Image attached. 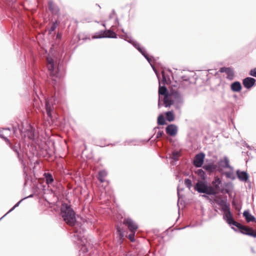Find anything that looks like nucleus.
Wrapping results in <instances>:
<instances>
[{
	"label": "nucleus",
	"mask_w": 256,
	"mask_h": 256,
	"mask_svg": "<svg viewBox=\"0 0 256 256\" xmlns=\"http://www.w3.org/2000/svg\"><path fill=\"white\" fill-rule=\"evenodd\" d=\"M198 172L200 174H202H202H204V171L202 170H198Z\"/></svg>",
	"instance_id": "obj_44"
},
{
	"label": "nucleus",
	"mask_w": 256,
	"mask_h": 256,
	"mask_svg": "<svg viewBox=\"0 0 256 256\" xmlns=\"http://www.w3.org/2000/svg\"><path fill=\"white\" fill-rule=\"evenodd\" d=\"M203 168L206 170L213 172L216 169V166L213 163H211L208 164H204Z\"/></svg>",
	"instance_id": "obj_20"
},
{
	"label": "nucleus",
	"mask_w": 256,
	"mask_h": 256,
	"mask_svg": "<svg viewBox=\"0 0 256 256\" xmlns=\"http://www.w3.org/2000/svg\"><path fill=\"white\" fill-rule=\"evenodd\" d=\"M180 153L178 151H175L172 152V155L171 158L174 160H178V158L180 156Z\"/></svg>",
	"instance_id": "obj_29"
},
{
	"label": "nucleus",
	"mask_w": 256,
	"mask_h": 256,
	"mask_svg": "<svg viewBox=\"0 0 256 256\" xmlns=\"http://www.w3.org/2000/svg\"><path fill=\"white\" fill-rule=\"evenodd\" d=\"M162 134H163V132H162L158 131V132L156 133V137H157V138L161 137V136H162Z\"/></svg>",
	"instance_id": "obj_38"
},
{
	"label": "nucleus",
	"mask_w": 256,
	"mask_h": 256,
	"mask_svg": "<svg viewBox=\"0 0 256 256\" xmlns=\"http://www.w3.org/2000/svg\"><path fill=\"white\" fill-rule=\"evenodd\" d=\"M184 184L188 188L189 190L190 189L192 186V180H190L189 178H186L184 180Z\"/></svg>",
	"instance_id": "obj_28"
},
{
	"label": "nucleus",
	"mask_w": 256,
	"mask_h": 256,
	"mask_svg": "<svg viewBox=\"0 0 256 256\" xmlns=\"http://www.w3.org/2000/svg\"><path fill=\"white\" fill-rule=\"evenodd\" d=\"M46 60L48 62V68L50 71V74L52 76H56V77H57L58 75L54 72V60L52 58L49 56L47 58Z\"/></svg>",
	"instance_id": "obj_8"
},
{
	"label": "nucleus",
	"mask_w": 256,
	"mask_h": 256,
	"mask_svg": "<svg viewBox=\"0 0 256 256\" xmlns=\"http://www.w3.org/2000/svg\"><path fill=\"white\" fill-rule=\"evenodd\" d=\"M144 58L148 61V62H149V64H150L151 66L152 67L153 70L154 71V72L157 74L156 69L154 67V61L156 60V59H154V57L150 58V56H148L146 54H145Z\"/></svg>",
	"instance_id": "obj_19"
},
{
	"label": "nucleus",
	"mask_w": 256,
	"mask_h": 256,
	"mask_svg": "<svg viewBox=\"0 0 256 256\" xmlns=\"http://www.w3.org/2000/svg\"><path fill=\"white\" fill-rule=\"evenodd\" d=\"M236 174L238 178L242 182H246L248 179V174L244 171H240L238 170L236 171Z\"/></svg>",
	"instance_id": "obj_12"
},
{
	"label": "nucleus",
	"mask_w": 256,
	"mask_h": 256,
	"mask_svg": "<svg viewBox=\"0 0 256 256\" xmlns=\"http://www.w3.org/2000/svg\"><path fill=\"white\" fill-rule=\"evenodd\" d=\"M0 137L4 138L6 142H8V144H10V140L8 138H5L2 132H0Z\"/></svg>",
	"instance_id": "obj_37"
},
{
	"label": "nucleus",
	"mask_w": 256,
	"mask_h": 256,
	"mask_svg": "<svg viewBox=\"0 0 256 256\" xmlns=\"http://www.w3.org/2000/svg\"><path fill=\"white\" fill-rule=\"evenodd\" d=\"M76 236L79 240H81V241H82V239L83 236H82L81 235H78V234L76 235Z\"/></svg>",
	"instance_id": "obj_42"
},
{
	"label": "nucleus",
	"mask_w": 256,
	"mask_h": 256,
	"mask_svg": "<svg viewBox=\"0 0 256 256\" xmlns=\"http://www.w3.org/2000/svg\"><path fill=\"white\" fill-rule=\"evenodd\" d=\"M250 74L252 76L256 77V68L252 69L250 72Z\"/></svg>",
	"instance_id": "obj_35"
},
{
	"label": "nucleus",
	"mask_w": 256,
	"mask_h": 256,
	"mask_svg": "<svg viewBox=\"0 0 256 256\" xmlns=\"http://www.w3.org/2000/svg\"><path fill=\"white\" fill-rule=\"evenodd\" d=\"M168 93L167 89L165 86H160L158 88V107L160 106V100L161 98V96H163L164 97L165 96H168Z\"/></svg>",
	"instance_id": "obj_13"
},
{
	"label": "nucleus",
	"mask_w": 256,
	"mask_h": 256,
	"mask_svg": "<svg viewBox=\"0 0 256 256\" xmlns=\"http://www.w3.org/2000/svg\"><path fill=\"white\" fill-rule=\"evenodd\" d=\"M255 82L256 80L254 78L250 77L245 78L244 79L242 82L244 86L248 89H249L253 86L254 85Z\"/></svg>",
	"instance_id": "obj_9"
},
{
	"label": "nucleus",
	"mask_w": 256,
	"mask_h": 256,
	"mask_svg": "<svg viewBox=\"0 0 256 256\" xmlns=\"http://www.w3.org/2000/svg\"><path fill=\"white\" fill-rule=\"evenodd\" d=\"M204 156L205 154L202 152L196 154L194 158V164L197 168H200L204 162Z\"/></svg>",
	"instance_id": "obj_6"
},
{
	"label": "nucleus",
	"mask_w": 256,
	"mask_h": 256,
	"mask_svg": "<svg viewBox=\"0 0 256 256\" xmlns=\"http://www.w3.org/2000/svg\"><path fill=\"white\" fill-rule=\"evenodd\" d=\"M243 216L244 217L246 221L248 222H254L256 221L254 216H252L248 210L244 211L243 213Z\"/></svg>",
	"instance_id": "obj_16"
},
{
	"label": "nucleus",
	"mask_w": 256,
	"mask_h": 256,
	"mask_svg": "<svg viewBox=\"0 0 256 256\" xmlns=\"http://www.w3.org/2000/svg\"><path fill=\"white\" fill-rule=\"evenodd\" d=\"M12 150L17 153L18 156L19 158H20V156H19V154H18V152L17 151V150L15 148H12Z\"/></svg>",
	"instance_id": "obj_41"
},
{
	"label": "nucleus",
	"mask_w": 256,
	"mask_h": 256,
	"mask_svg": "<svg viewBox=\"0 0 256 256\" xmlns=\"http://www.w3.org/2000/svg\"><path fill=\"white\" fill-rule=\"evenodd\" d=\"M225 176L226 178L234 180V174L232 172H225Z\"/></svg>",
	"instance_id": "obj_30"
},
{
	"label": "nucleus",
	"mask_w": 256,
	"mask_h": 256,
	"mask_svg": "<svg viewBox=\"0 0 256 256\" xmlns=\"http://www.w3.org/2000/svg\"><path fill=\"white\" fill-rule=\"evenodd\" d=\"M44 175L46 177V182L48 184H50L53 182L54 178L51 174L49 173H45Z\"/></svg>",
	"instance_id": "obj_25"
},
{
	"label": "nucleus",
	"mask_w": 256,
	"mask_h": 256,
	"mask_svg": "<svg viewBox=\"0 0 256 256\" xmlns=\"http://www.w3.org/2000/svg\"><path fill=\"white\" fill-rule=\"evenodd\" d=\"M236 227L241 230L242 234L254 238L256 237V232L252 228L244 226L240 223L238 224Z\"/></svg>",
	"instance_id": "obj_4"
},
{
	"label": "nucleus",
	"mask_w": 256,
	"mask_h": 256,
	"mask_svg": "<svg viewBox=\"0 0 256 256\" xmlns=\"http://www.w3.org/2000/svg\"><path fill=\"white\" fill-rule=\"evenodd\" d=\"M116 34L110 30H106L104 34L100 36H94V38H100L103 37L115 38H116Z\"/></svg>",
	"instance_id": "obj_15"
},
{
	"label": "nucleus",
	"mask_w": 256,
	"mask_h": 256,
	"mask_svg": "<svg viewBox=\"0 0 256 256\" xmlns=\"http://www.w3.org/2000/svg\"><path fill=\"white\" fill-rule=\"evenodd\" d=\"M177 190H178V196H179L180 192L183 190V188H180L179 186H178Z\"/></svg>",
	"instance_id": "obj_39"
},
{
	"label": "nucleus",
	"mask_w": 256,
	"mask_h": 256,
	"mask_svg": "<svg viewBox=\"0 0 256 256\" xmlns=\"http://www.w3.org/2000/svg\"><path fill=\"white\" fill-rule=\"evenodd\" d=\"M166 130L170 136H174L178 132V127L174 124H170L166 126Z\"/></svg>",
	"instance_id": "obj_10"
},
{
	"label": "nucleus",
	"mask_w": 256,
	"mask_h": 256,
	"mask_svg": "<svg viewBox=\"0 0 256 256\" xmlns=\"http://www.w3.org/2000/svg\"><path fill=\"white\" fill-rule=\"evenodd\" d=\"M223 218L230 225H233L236 226L238 224V222L234 220L230 212H227L226 213H224Z\"/></svg>",
	"instance_id": "obj_7"
},
{
	"label": "nucleus",
	"mask_w": 256,
	"mask_h": 256,
	"mask_svg": "<svg viewBox=\"0 0 256 256\" xmlns=\"http://www.w3.org/2000/svg\"><path fill=\"white\" fill-rule=\"evenodd\" d=\"M136 232H131V234H130L128 236V238L131 242H134V236Z\"/></svg>",
	"instance_id": "obj_32"
},
{
	"label": "nucleus",
	"mask_w": 256,
	"mask_h": 256,
	"mask_svg": "<svg viewBox=\"0 0 256 256\" xmlns=\"http://www.w3.org/2000/svg\"><path fill=\"white\" fill-rule=\"evenodd\" d=\"M18 204V203L16 204L11 210H10L8 212H11L12 210H13L16 206H17Z\"/></svg>",
	"instance_id": "obj_43"
},
{
	"label": "nucleus",
	"mask_w": 256,
	"mask_h": 256,
	"mask_svg": "<svg viewBox=\"0 0 256 256\" xmlns=\"http://www.w3.org/2000/svg\"><path fill=\"white\" fill-rule=\"evenodd\" d=\"M130 43H131L143 56H144V51L140 47V44L138 42L130 38L129 40H128Z\"/></svg>",
	"instance_id": "obj_18"
},
{
	"label": "nucleus",
	"mask_w": 256,
	"mask_h": 256,
	"mask_svg": "<svg viewBox=\"0 0 256 256\" xmlns=\"http://www.w3.org/2000/svg\"><path fill=\"white\" fill-rule=\"evenodd\" d=\"M61 214L64 221L69 226H73L76 222V215L72 209L66 204H62Z\"/></svg>",
	"instance_id": "obj_1"
},
{
	"label": "nucleus",
	"mask_w": 256,
	"mask_h": 256,
	"mask_svg": "<svg viewBox=\"0 0 256 256\" xmlns=\"http://www.w3.org/2000/svg\"><path fill=\"white\" fill-rule=\"evenodd\" d=\"M158 123L160 125H164L165 124V119L163 115L160 114L158 116Z\"/></svg>",
	"instance_id": "obj_27"
},
{
	"label": "nucleus",
	"mask_w": 256,
	"mask_h": 256,
	"mask_svg": "<svg viewBox=\"0 0 256 256\" xmlns=\"http://www.w3.org/2000/svg\"><path fill=\"white\" fill-rule=\"evenodd\" d=\"M46 111L47 114L48 115V116L50 117L51 116V112L52 111L53 108H52L50 104L49 101H47V100L46 101Z\"/></svg>",
	"instance_id": "obj_23"
},
{
	"label": "nucleus",
	"mask_w": 256,
	"mask_h": 256,
	"mask_svg": "<svg viewBox=\"0 0 256 256\" xmlns=\"http://www.w3.org/2000/svg\"><path fill=\"white\" fill-rule=\"evenodd\" d=\"M217 204L221 206H224L227 204L226 202L223 200H221L220 201L218 202Z\"/></svg>",
	"instance_id": "obj_34"
},
{
	"label": "nucleus",
	"mask_w": 256,
	"mask_h": 256,
	"mask_svg": "<svg viewBox=\"0 0 256 256\" xmlns=\"http://www.w3.org/2000/svg\"><path fill=\"white\" fill-rule=\"evenodd\" d=\"M212 186H208L205 181H198L194 186V190L199 193L205 194L207 195H214L215 192Z\"/></svg>",
	"instance_id": "obj_2"
},
{
	"label": "nucleus",
	"mask_w": 256,
	"mask_h": 256,
	"mask_svg": "<svg viewBox=\"0 0 256 256\" xmlns=\"http://www.w3.org/2000/svg\"><path fill=\"white\" fill-rule=\"evenodd\" d=\"M107 175V172L105 170H101L98 173V179L101 182H104V178Z\"/></svg>",
	"instance_id": "obj_26"
},
{
	"label": "nucleus",
	"mask_w": 256,
	"mask_h": 256,
	"mask_svg": "<svg viewBox=\"0 0 256 256\" xmlns=\"http://www.w3.org/2000/svg\"><path fill=\"white\" fill-rule=\"evenodd\" d=\"M124 224L128 226L130 232H136L138 228L137 224L130 218L125 219Z\"/></svg>",
	"instance_id": "obj_5"
},
{
	"label": "nucleus",
	"mask_w": 256,
	"mask_h": 256,
	"mask_svg": "<svg viewBox=\"0 0 256 256\" xmlns=\"http://www.w3.org/2000/svg\"><path fill=\"white\" fill-rule=\"evenodd\" d=\"M166 117L167 120L172 122L174 119V116L172 111H168L166 112Z\"/></svg>",
	"instance_id": "obj_22"
},
{
	"label": "nucleus",
	"mask_w": 256,
	"mask_h": 256,
	"mask_svg": "<svg viewBox=\"0 0 256 256\" xmlns=\"http://www.w3.org/2000/svg\"><path fill=\"white\" fill-rule=\"evenodd\" d=\"M163 101L166 107L170 106L173 104V101L169 99L168 95L164 97Z\"/></svg>",
	"instance_id": "obj_21"
},
{
	"label": "nucleus",
	"mask_w": 256,
	"mask_h": 256,
	"mask_svg": "<svg viewBox=\"0 0 256 256\" xmlns=\"http://www.w3.org/2000/svg\"><path fill=\"white\" fill-rule=\"evenodd\" d=\"M48 6L50 10L53 13V14H57L58 12V10L57 8L54 4L52 2H48Z\"/></svg>",
	"instance_id": "obj_24"
},
{
	"label": "nucleus",
	"mask_w": 256,
	"mask_h": 256,
	"mask_svg": "<svg viewBox=\"0 0 256 256\" xmlns=\"http://www.w3.org/2000/svg\"><path fill=\"white\" fill-rule=\"evenodd\" d=\"M222 184V182L220 178L216 177L214 178V180L212 182V188L215 192V194H216L218 191H220L221 192H226L228 194L230 192V188H232V184L231 183L225 184V186L227 188H220V186Z\"/></svg>",
	"instance_id": "obj_3"
},
{
	"label": "nucleus",
	"mask_w": 256,
	"mask_h": 256,
	"mask_svg": "<svg viewBox=\"0 0 256 256\" xmlns=\"http://www.w3.org/2000/svg\"><path fill=\"white\" fill-rule=\"evenodd\" d=\"M220 165L222 167L224 168H228L233 170V168L230 165V160L226 156H224L223 160H221L220 161Z\"/></svg>",
	"instance_id": "obj_14"
},
{
	"label": "nucleus",
	"mask_w": 256,
	"mask_h": 256,
	"mask_svg": "<svg viewBox=\"0 0 256 256\" xmlns=\"http://www.w3.org/2000/svg\"><path fill=\"white\" fill-rule=\"evenodd\" d=\"M74 232L76 234H77V235L78 234L79 235V234H82V230H81L80 229V230L76 228V227H75L74 228Z\"/></svg>",
	"instance_id": "obj_36"
},
{
	"label": "nucleus",
	"mask_w": 256,
	"mask_h": 256,
	"mask_svg": "<svg viewBox=\"0 0 256 256\" xmlns=\"http://www.w3.org/2000/svg\"><path fill=\"white\" fill-rule=\"evenodd\" d=\"M162 80L163 81H166V78L164 75V72H162Z\"/></svg>",
	"instance_id": "obj_40"
},
{
	"label": "nucleus",
	"mask_w": 256,
	"mask_h": 256,
	"mask_svg": "<svg viewBox=\"0 0 256 256\" xmlns=\"http://www.w3.org/2000/svg\"><path fill=\"white\" fill-rule=\"evenodd\" d=\"M202 196L204 197V198H208V196L206 195V194L202 195Z\"/></svg>",
	"instance_id": "obj_45"
},
{
	"label": "nucleus",
	"mask_w": 256,
	"mask_h": 256,
	"mask_svg": "<svg viewBox=\"0 0 256 256\" xmlns=\"http://www.w3.org/2000/svg\"><path fill=\"white\" fill-rule=\"evenodd\" d=\"M219 71L220 72H226L227 74L226 78L229 80H232L234 77V71L230 68L222 67Z\"/></svg>",
	"instance_id": "obj_11"
},
{
	"label": "nucleus",
	"mask_w": 256,
	"mask_h": 256,
	"mask_svg": "<svg viewBox=\"0 0 256 256\" xmlns=\"http://www.w3.org/2000/svg\"><path fill=\"white\" fill-rule=\"evenodd\" d=\"M230 88L233 92H239L242 89V86L239 82H235L232 84Z\"/></svg>",
	"instance_id": "obj_17"
},
{
	"label": "nucleus",
	"mask_w": 256,
	"mask_h": 256,
	"mask_svg": "<svg viewBox=\"0 0 256 256\" xmlns=\"http://www.w3.org/2000/svg\"><path fill=\"white\" fill-rule=\"evenodd\" d=\"M222 210L224 213H226L227 212H230L229 206L228 204L222 206Z\"/></svg>",
	"instance_id": "obj_31"
},
{
	"label": "nucleus",
	"mask_w": 256,
	"mask_h": 256,
	"mask_svg": "<svg viewBox=\"0 0 256 256\" xmlns=\"http://www.w3.org/2000/svg\"><path fill=\"white\" fill-rule=\"evenodd\" d=\"M117 232H118L120 236V238H122L124 236V234L122 232V231L120 230V228L118 227H117Z\"/></svg>",
	"instance_id": "obj_33"
}]
</instances>
